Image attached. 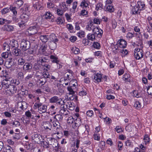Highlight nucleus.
<instances>
[{"mask_svg": "<svg viewBox=\"0 0 152 152\" xmlns=\"http://www.w3.org/2000/svg\"><path fill=\"white\" fill-rule=\"evenodd\" d=\"M11 85V84H6V83H1V88H3L4 89L7 88H9L10 87V86Z\"/></svg>", "mask_w": 152, "mask_h": 152, "instance_id": "58836bf2", "label": "nucleus"}, {"mask_svg": "<svg viewBox=\"0 0 152 152\" xmlns=\"http://www.w3.org/2000/svg\"><path fill=\"white\" fill-rule=\"evenodd\" d=\"M12 125L13 126L14 125L16 127H19L20 126V124L18 121H15L12 123Z\"/></svg>", "mask_w": 152, "mask_h": 152, "instance_id": "680f3d73", "label": "nucleus"}, {"mask_svg": "<svg viewBox=\"0 0 152 152\" xmlns=\"http://www.w3.org/2000/svg\"><path fill=\"white\" fill-rule=\"evenodd\" d=\"M144 142L145 145L149 143L150 139L148 135H145L143 138Z\"/></svg>", "mask_w": 152, "mask_h": 152, "instance_id": "2f4dec72", "label": "nucleus"}, {"mask_svg": "<svg viewBox=\"0 0 152 152\" xmlns=\"http://www.w3.org/2000/svg\"><path fill=\"white\" fill-rule=\"evenodd\" d=\"M57 96H54L50 99V102L52 103H56L58 101L60 100Z\"/></svg>", "mask_w": 152, "mask_h": 152, "instance_id": "cd10ccee", "label": "nucleus"}, {"mask_svg": "<svg viewBox=\"0 0 152 152\" xmlns=\"http://www.w3.org/2000/svg\"><path fill=\"white\" fill-rule=\"evenodd\" d=\"M67 121L68 123L69 124H72L74 121H75L73 118L72 116H71L68 118Z\"/></svg>", "mask_w": 152, "mask_h": 152, "instance_id": "09e8293b", "label": "nucleus"}, {"mask_svg": "<svg viewBox=\"0 0 152 152\" xmlns=\"http://www.w3.org/2000/svg\"><path fill=\"white\" fill-rule=\"evenodd\" d=\"M55 10L56 12L57 15L60 16L62 15L63 13L64 12V10L62 9H59L57 8H56V10Z\"/></svg>", "mask_w": 152, "mask_h": 152, "instance_id": "4c0bfd02", "label": "nucleus"}, {"mask_svg": "<svg viewBox=\"0 0 152 152\" xmlns=\"http://www.w3.org/2000/svg\"><path fill=\"white\" fill-rule=\"evenodd\" d=\"M33 6L37 10H40L42 9L43 7L42 5V2L38 0H33Z\"/></svg>", "mask_w": 152, "mask_h": 152, "instance_id": "0eeeda50", "label": "nucleus"}, {"mask_svg": "<svg viewBox=\"0 0 152 152\" xmlns=\"http://www.w3.org/2000/svg\"><path fill=\"white\" fill-rule=\"evenodd\" d=\"M9 21L6 19L3 18H0V25H3L5 23H10V22H9Z\"/></svg>", "mask_w": 152, "mask_h": 152, "instance_id": "79ce46f5", "label": "nucleus"}, {"mask_svg": "<svg viewBox=\"0 0 152 152\" xmlns=\"http://www.w3.org/2000/svg\"><path fill=\"white\" fill-rule=\"evenodd\" d=\"M94 23L97 24H100L101 20L98 18H95L93 20Z\"/></svg>", "mask_w": 152, "mask_h": 152, "instance_id": "338daca9", "label": "nucleus"}, {"mask_svg": "<svg viewBox=\"0 0 152 152\" xmlns=\"http://www.w3.org/2000/svg\"><path fill=\"white\" fill-rule=\"evenodd\" d=\"M67 90L69 91V92L67 94V96H68L69 95H71L69 97H68V100H72L74 99L75 97H77V96L75 95V92L72 89L71 86L68 87Z\"/></svg>", "mask_w": 152, "mask_h": 152, "instance_id": "423d86ee", "label": "nucleus"}, {"mask_svg": "<svg viewBox=\"0 0 152 152\" xmlns=\"http://www.w3.org/2000/svg\"><path fill=\"white\" fill-rule=\"evenodd\" d=\"M61 127L60 125H58L57 126L54 127L53 129L54 131L55 132L54 133V134H59V132L61 130Z\"/></svg>", "mask_w": 152, "mask_h": 152, "instance_id": "c756f323", "label": "nucleus"}, {"mask_svg": "<svg viewBox=\"0 0 152 152\" xmlns=\"http://www.w3.org/2000/svg\"><path fill=\"white\" fill-rule=\"evenodd\" d=\"M71 50L72 52L75 54H77L80 53L79 49L76 47L72 48Z\"/></svg>", "mask_w": 152, "mask_h": 152, "instance_id": "ea45409f", "label": "nucleus"}, {"mask_svg": "<svg viewBox=\"0 0 152 152\" xmlns=\"http://www.w3.org/2000/svg\"><path fill=\"white\" fill-rule=\"evenodd\" d=\"M61 9L64 10V12H65L68 9L67 6L64 2L62 3V5L61 6Z\"/></svg>", "mask_w": 152, "mask_h": 152, "instance_id": "49530a36", "label": "nucleus"}, {"mask_svg": "<svg viewBox=\"0 0 152 152\" xmlns=\"http://www.w3.org/2000/svg\"><path fill=\"white\" fill-rule=\"evenodd\" d=\"M18 79L20 81H22L24 78L23 73L22 72H19L17 75Z\"/></svg>", "mask_w": 152, "mask_h": 152, "instance_id": "7c9ffc66", "label": "nucleus"}, {"mask_svg": "<svg viewBox=\"0 0 152 152\" xmlns=\"http://www.w3.org/2000/svg\"><path fill=\"white\" fill-rule=\"evenodd\" d=\"M147 21L151 27L152 28V17L148 16L147 18Z\"/></svg>", "mask_w": 152, "mask_h": 152, "instance_id": "864d4df0", "label": "nucleus"}, {"mask_svg": "<svg viewBox=\"0 0 152 152\" xmlns=\"http://www.w3.org/2000/svg\"><path fill=\"white\" fill-rule=\"evenodd\" d=\"M11 56V53H9L8 52H3L1 54L2 57L4 58H8L9 57V58H10V57Z\"/></svg>", "mask_w": 152, "mask_h": 152, "instance_id": "bb28decb", "label": "nucleus"}, {"mask_svg": "<svg viewBox=\"0 0 152 152\" xmlns=\"http://www.w3.org/2000/svg\"><path fill=\"white\" fill-rule=\"evenodd\" d=\"M29 15L28 13H24L23 12L22 14L20 16V18L21 19V22L18 23L20 27H23L24 26H25L24 24L27 22L29 18Z\"/></svg>", "mask_w": 152, "mask_h": 152, "instance_id": "f03ea898", "label": "nucleus"}, {"mask_svg": "<svg viewBox=\"0 0 152 152\" xmlns=\"http://www.w3.org/2000/svg\"><path fill=\"white\" fill-rule=\"evenodd\" d=\"M10 47L12 48L13 49L14 48H16L18 46V44L17 41L13 39L10 42Z\"/></svg>", "mask_w": 152, "mask_h": 152, "instance_id": "a211bd4d", "label": "nucleus"}, {"mask_svg": "<svg viewBox=\"0 0 152 152\" xmlns=\"http://www.w3.org/2000/svg\"><path fill=\"white\" fill-rule=\"evenodd\" d=\"M6 152H14L13 149L10 146H7L6 149Z\"/></svg>", "mask_w": 152, "mask_h": 152, "instance_id": "603ef678", "label": "nucleus"}, {"mask_svg": "<svg viewBox=\"0 0 152 152\" xmlns=\"http://www.w3.org/2000/svg\"><path fill=\"white\" fill-rule=\"evenodd\" d=\"M16 8L13 6H10V10L12 11L14 15L12 18L14 22L17 23L19 21V18H18L16 15H17V12L16 11Z\"/></svg>", "mask_w": 152, "mask_h": 152, "instance_id": "6e6552de", "label": "nucleus"}, {"mask_svg": "<svg viewBox=\"0 0 152 152\" xmlns=\"http://www.w3.org/2000/svg\"><path fill=\"white\" fill-rule=\"evenodd\" d=\"M61 109L60 111V112L61 113L63 114H64L65 115H67L68 114L67 112L68 111L64 107V105H61Z\"/></svg>", "mask_w": 152, "mask_h": 152, "instance_id": "5701e85b", "label": "nucleus"}, {"mask_svg": "<svg viewBox=\"0 0 152 152\" xmlns=\"http://www.w3.org/2000/svg\"><path fill=\"white\" fill-rule=\"evenodd\" d=\"M147 92L148 94L152 96V86H148L147 88Z\"/></svg>", "mask_w": 152, "mask_h": 152, "instance_id": "8fccbe9b", "label": "nucleus"}, {"mask_svg": "<svg viewBox=\"0 0 152 152\" xmlns=\"http://www.w3.org/2000/svg\"><path fill=\"white\" fill-rule=\"evenodd\" d=\"M54 118L57 121H61L63 118L62 115L61 114H57L54 117Z\"/></svg>", "mask_w": 152, "mask_h": 152, "instance_id": "e433bc0d", "label": "nucleus"}, {"mask_svg": "<svg viewBox=\"0 0 152 152\" xmlns=\"http://www.w3.org/2000/svg\"><path fill=\"white\" fill-rule=\"evenodd\" d=\"M4 49L6 51H9L10 48V45L7 43H5L3 44Z\"/></svg>", "mask_w": 152, "mask_h": 152, "instance_id": "a19ab883", "label": "nucleus"}, {"mask_svg": "<svg viewBox=\"0 0 152 152\" xmlns=\"http://www.w3.org/2000/svg\"><path fill=\"white\" fill-rule=\"evenodd\" d=\"M12 52L13 54L16 56H20L21 54V50L18 48H14L12 50Z\"/></svg>", "mask_w": 152, "mask_h": 152, "instance_id": "aec40b11", "label": "nucleus"}, {"mask_svg": "<svg viewBox=\"0 0 152 152\" xmlns=\"http://www.w3.org/2000/svg\"><path fill=\"white\" fill-rule=\"evenodd\" d=\"M134 106L135 107L140 108L142 107V105L139 101H136L134 103Z\"/></svg>", "mask_w": 152, "mask_h": 152, "instance_id": "de8ad7c7", "label": "nucleus"}, {"mask_svg": "<svg viewBox=\"0 0 152 152\" xmlns=\"http://www.w3.org/2000/svg\"><path fill=\"white\" fill-rule=\"evenodd\" d=\"M9 89V90H8L9 91L12 95L15 94L17 90L16 87L15 86L12 85L10 86Z\"/></svg>", "mask_w": 152, "mask_h": 152, "instance_id": "6ab92c4d", "label": "nucleus"}, {"mask_svg": "<svg viewBox=\"0 0 152 152\" xmlns=\"http://www.w3.org/2000/svg\"><path fill=\"white\" fill-rule=\"evenodd\" d=\"M48 61V59L47 58V57H39L37 59V61L38 63L41 64V65H43L44 63L47 62Z\"/></svg>", "mask_w": 152, "mask_h": 152, "instance_id": "4468645a", "label": "nucleus"}, {"mask_svg": "<svg viewBox=\"0 0 152 152\" xmlns=\"http://www.w3.org/2000/svg\"><path fill=\"white\" fill-rule=\"evenodd\" d=\"M41 135L38 134H34L32 135V139L36 143H38L42 139Z\"/></svg>", "mask_w": 152, "mask_h": 152, "instance_id": "9b49d317", "label": "nucleus"}, {"mask_svg": "<svg viewBox=\"0 0 152 152\" xmlns=\"http://www.w3.org/2000/svg\"><path fill=\"white\" fill-rule=\"evenodd\" d=\"M43 77L45 78H50L51 75L48 72H43L42 74Z\"/></svg>", "mask_w": 152, "mask_h": 152, "instance_id": "37998d69", "label": "nucleus"}, {"mask_svg": "<svg viewBox=\"0 0 152 152\" xmlns=\"http://www.w3.org/2000/svg\"><path fill=\"white\" fill-rule=\"evenodd\" d=\"M20 10L23 13L24 12V13H28L27 12L29 11V6L27 4H25L23 7L20 9Z\"/></svg>", "mask_w": 152, "mask_h": 152, "instance_id": "412c9836", "label": "nucleus"}, {"mask_svg": "<svg viewBox=\"0 0 152 152\" xmlns=\"http://www.w3.org/2000/svg\"><path fill=\"white\" fill-rule=\"evenodd\" d=\"M77 36L80 38L83 37L85 35V32L82 31H80L79 32L77 33Z\"/></svg>", "mask_w": 152, "mask_h": 152, "instance_id": "3c124183", "label": "nucleus"}, {"mask_svg": "<svg viewBox=\"0 0 152 152\" xmlns=\"http://www.w3.org/2000/svg\"><path fill=\"white\" fill-rule=\"evenodd\" d=\"M40 39L43 42L46 43L49 39V36L46 35H42L40 37Z\"/></svg>", "mask_w": 152, "mask_h": 152, "instance_id": "4be33fe9", "label": "nucleus"}, {"mask_svg": "<svg viewBox=\"0 0 152 152\" xmlns=\"http://www.w3.org/2000/svg\"><path fill=\"white\" fill-rule=\"evenodd\" d=\"M32 64L30 62L26 63L23 66V69L25 71H28L32 69Z\"/></svg>", "mask_w": 152, "mask_h": 152, "instance_id": "ddd939ff", "label": "nucleus"}, {"mask_svg": "<svg viewBox=\"0 0 152 152\" xmlns=\"http://www.w3.org/2000/svg\"><path fill=\"white\" fill-rule=\"evenodd\" d=\"M125 129L126 131L128 132L132 131V127L130 125H128L125 127Z\"/></svg>", "mask_w": 152, "mask_h": 152, "instance_id": "69168bd1", "label": "nucleus"}, {"mask_svg": "<svg viewBox=\"0 0 152 152\" xmlns=\"http://www.w3.org/2000/svg\"><path fill=\"white\" fill-rule=\"evenodd\" d=\"M102 78V75L98 73L94 75V79L95 80V82L99 83L101 81Z\"/></svg>", "mask_w": 152, "mask_h": 152, "instance_id": "dca6fc26", "label": "nucleus"}, {"mask_svg": "<svg viewBox=\"0 0 152 152\" xmlns=\"http://www.w3.org/2000/svg\"><path fill=\"white\" fill-rule=\"evenodd\" d=\"M26 63V60L23 58H20L18 61V65L22 66Z\"/></svg>", "mask_w": 152, "mask_h": 152, "instance_id": "b1692460", "label": "nucleus"}, {"mask_svg": "<svg viewBox=\"0 0 152 152\" xmlns=\"http://www.w3.org/2000/svg\"><path fill=\"white\" fill-rule=\"evenodd\" d=\"M57 23L58 24H61L63 23V20L61 18L59 17L56 20Z\"/></svg>", "mask_w": 152, "mask_h": 152, "instance_id": "6e6d98bb", "label": "nucleus"}, {"mask_svg": "<svg viewBox=\"0 0 152 152\" xmlns=\"http://www.w3.org/2000/svg\"><path fill=\"white\" fill-rule=\"evenodd\" d=\"M135 58L137 59H139L143 56V51L142 50L136 48L134 51Z\"/></svg>", "mask_w": 152, "mask_h": 152, "instance_id": "39448f33", "label": "nucleus"}, {"mask_svg": "<svg viewBox=\"0 0 152 152\" xmlns=\"http://www.w3.org/2000/svg\"><path fill=\"white\" fill-rule=\"evenodd\" d=\"M34 106L37 107L38 112L40 114L45 113L47 111V106L45 105H42V103L39 101H37L34 105Z\"/></svg>", "mask_w": 152, "mask_h": 152, "instance_id": "f257e3e1", "label": "nucleus"}, {"mask_svg": "<svg viewBox=\"0 0 152 152\" xmlns=\"http://www.w3.org/2000/svg\"><path fill=\"white\" fill-rule=\"evenodd\" d=\"M42 143H43V146L44 147V148H48L49 147L50 145L48 140L47 141H43Z\"/></svg>", "mask_w": 152, "mask_h": 152, "instance_id": "a18cd8bd", "label": "nucleus"}, {"mask_svg": "<svg viewBox=\"0 0 152 152\" xmlns=\"http://www.w3.org/2000/svg\"><path fill=\"white\" fill-rule=\"evenodd\" d=\"M1 29L3 31L10 32L13 31L14 27L11 25H4L2 26Z\"/></svg>", "mask_w": 152, "mask_h": 152, "instance_id": "f8f14e48", "label": "nucleus"}, {"mask_svg": "<svg viewBox=\"0 0 152 152\" xmlns=\"http://www.w3.org/2000/svg\"><path fill=\"white\" fill-rule=\"evenodd\" d=\"M25 105H26V103L24 102H19L18 103V106L22 110L26 108V106L24 107Z\"/></svg>", "mask_w": 152, "mask_h": 152, "instance_id": "393cba45", "label": "nucleus"}, {"mask_svg": "<svg viewBox=\"0 0 152 152\" xmlns=\"http://www.w3.org/2000/svg\"><path fill=\"white\" fill-rule=\"evenodd\" d=\"M49 47L52 50L55 49L57 47V44L51 42L49 44Z\"/></svg>", "mask_w": 152, "mask_h": 152, "instance_id": "72a5a7b5", "label": "nucleus"}, {"mask_svg": "<svg viewBox=\"0 0 152 152\" xmlns=\"http://www.w3.org/2000/svg\"><path fill=\"white\" fill-rule=\"evenodd\" d=\"M93 46L95 48L99 49L100 47V44L97 42H94L93 44Z\"/></svg>", "mask_w": 152, "mask_h": 152, "instance_id": "0e129e2a", "label": "nucleus"}, {"mask_svg": "<svg viewBox=\"0 0 152 152\" xmlns=\"http://www.w3.org/2000/svg\"><path fill=\"white\" fill-rule=\"evenodd\" d=\"M50 58L51 59L52 62L53 63H55L56 64L58 63L59 62L58 60V58L53 55H51Z\"/></svg>", "mask_w": 152, "mask_h": 152, "instance_id": "c85d7f7f", "label": "nucleus"}, {"mask_svg": "<svg viewBox=\"0 0 152 152\" xmlns=\"http://www.w3.org/2000/svg\"><path fill=\"white\" fill-rule=\"evenodd\" d=\"M93 33L95 35H96L99 37H102L103 33V31L99 28L97 27H94L93 28Z\"/></svg>", "mask_w": 152, "mask_h": 152, "instance_id": "1a4fd4ad", "label": "nucleus"}, {"mask_svg": "<svg viewBox=\"0 0 152 152\" xmlns=\"http://www.w3.org/2000/svg\"><path fill=\"white\" fill-rule=\"evenodd\" d=\"M59 99H60V100L58 101L56 103L57 104H58L59 105H60V106L61 107V105H64V101L62 100V99H61V98H59Z\"/></svg>", "mask_w": 152, "mask_h": 152, "instance_id": "e2e57ef3", "label": "nucleus"}, {"mask_svg": "<svg viewBox=\"0 0 152 152\" xmlns=\"http://www.w3.org/2000/svg\"><path fill=\"white\" fill-rule=\"evenodd\" d=\"M39 30V26L36 25L35 26L30 27L28 30V32L31 35H34L37 33Z\"/></svg>", "mask_w": 152, "mask_h": 152, "instance_id": "20e7f679", "label": "nucleus"}, {"mask_svg": "<svg viewBox=\"0 0 152 152\" xmlns=\"http://www.w3.org/2000/svg\"><path fill=\"white\" fill-rule=\"evenodd\" d=\"M15 64L13 61V59L12 58L10 57L9 59L5 61L4 65L7 68H9L12 66H14Z\"/></svg>", "mask_w": 152, "mask_h": 152, "instance_id": "9d476101", "label": "nucleus"}, {"mask_svg": "<svg viewBox=\"0 0 152 152\" xmlns=\"http://www.w3.org/2000/svg\"><path fill=\"white\" fill-rule=\"evenodd\" d=\"M95 36H96L93 33L92 34H89L87 35V37L88 39L93 41L95 39Z\"/></svg>", "mask_w": 152, "mask_h": 152, "instance_id": "c9c22d12", "label": "nucleus"}, {"mask_svg": "<svg viewBox=\"0 0 152 152\" xmlns=\"http://www.w3.org/2000/svg\"><path fill=\"white\" fill-rule=\"evenodd\" d=\"M106 10L110 12H113L114 10V7L111 5H109L107 6Z\"/></svg>", "mask_w": 152, "mask_h": 152, "instance_id": "473e14b6", "label": "nucleus"}, {"mask_svg": "<svg viewBox=\"0 0 152 152\" xmlns=\"http://www.w3.org/2000/svg\"><path fill=\"white\" fill-rule=\"evenodd\" d=\"M25 115L28 118H34L33 116L31 115V112L29 110L26 112Z\"/></svg>", "mask_w": 152, "mask_h": 152, "instance_id": "5fc2aeb1", "label": "nucleus"}, {"mask_svg": "<svg viewBox=\"0 0 152 152\" xmlns=\"http://www.w3.org/2000/svg\"><path fill=\"white\" fill-rule=\"evenodd\" d=\"M10 11V10L7 8H5L3 9L1 11V12L2 14H5Z\"/></svg>", "mask_w": 152, "mask_h": 152, "instance_id": "bf43d9fd", "label": "nucleus"}, {"mask_svg": "<svg viewBox=\"0 0 152 152\" xmlns=\"http://www.w3.org/2000/svg\"><path fill=\"white\" fill-rule=\"evenodd\" d=\"M16 3L18 7H19L23 4V2L21 0H18L16 1Z\"/></svg>", "mask_w": 152, "mask_h": 152, "instance_id": "052dcab7", "label": "nucleus"}, {"mask_svg": "<svg viewBox=\"0 0 152 152\" xmlns=\"http://www.w3.org/2000/svg\"><path fill=\"white\" fill-rule=\"evenodd\" d=\"M47 4L48 8H52L53 10H56V7H55L54 4L51 1L48 2Z\"/></svg>", "mask_w": 152, "mask_h": 152, "instance_id": "a878e982", "label": "nucleus"}, {"mask_svg": "<svg viewBox=\"0 0 152 152\" xmlns=\"http://www.w3.org/2000/svg\"><path fill=\"white\" fill-rule=\"evenodd\" d=\"M124 42V39H121L119 40L117 42V45L118 47V48L119 47V48H122L123 49L122 50H120L121 53H122V54H123V52H124V44L123 43Z\"/></svg>", "mask_w": 152, "mask_h": 152, "instance_id": "2eb2a0df", "label": "nucleus"}, {"mask_svg": "<svg viewBox=\"0 0 152 152\" xmlns=\"http://www.w3.org/2000/svg\"><path fill=\"white\" fill-rule=\"evenodd\" d=\"M30 47V43L29 41L26 40H23L20 45L21 49L26 51Z\"/></svg>", "mask_w": 152, "mask_h": 152, "instance_id": "7ed1b4c3", "label": "nucleus"}, {"mask_svg": "<svg viewBox=\"0 0 152 152\" xmlns=\"http://www.w3.org/2000/svg\"><path fill=\"white\" fill-rule=\"evenodd\" d=\"M88 4L87 2V1L86 0H84L81 3L80 6H83V7H87L88 6Z\"/></svg>", "mask_w": 152, "mask_h": 152, "instance_id": "c03bdc74", "label": "nucleus"}, {"mask_svg": "<svg viewBox=\"0 0 152 152\" xmlns=\"http://www.w3.org/2000/svg\"><path fill=\"white\" fill-rule=\"evenodd\" d=\"M139 9L137 6L134 7L132 10V11L134 14H137Z\"/></svg>", "mask_w": 152, "mask_h": 152, "instance_id": "4d7b16f0", "label": "nucleus"}, {"mask_svg": "<svg viewBox=\"0 0 152 152\" xmlns=\"http://www.w3.org/2000/svg\"><path fill=\"white\" fill-rule=\"evenodd\" d=\"M94 26H91V25H88L86 26V29L88 31H91L92 30L93 31V28H94Z\"/></svg>", "mask_w": 152, "mask_h": 152, "instance_id": "13d9d810", "label": "nucleus"}, {"mask_svg": "<svg viewBox=\"0 0 152 152\" xmlns=\"http://www.w3.org/2000/svg\"><path fill=\"white\" fill-rule=\"evenodd\" d=\"M105 143L104 142L101 141L99 144V146L102 149H103L105 147Z\"/></svg>", "mask_w": 152, "mask_h": 152, "instance_id": "774afa93", "label": "nucleus"}, {"mask_svg": "<svg viewBox=\"0 0 152 152\" xmlns=\"http://www.w3.org/2000/svg\"><path fill=\"white\" fill-rule=\"evenodd\" d=\"M137 7L140 10H142L145 9V5L144 2H142L141 1H138L137 2Z\"/></svg>", "mask_w": 152, "mask_h": 152, "instance_id": "f3484780", "label": "nucleus"}, {"mask_svg": "<svg viewBox=\"0 0 152 152\" xmlns=\"http://www.w3.org/2000/svg\"><path fill=\"white\" fill-rule=\"evenodd\" d=\"M44 16L45 18L49 19L51 18L52 15L50 12H47L45 13Z\"/></svg>", "mask_w": 152, "mask_h": 152, "instance_id": "f704fd0d", "label": "nucleus"}]
</instances>
